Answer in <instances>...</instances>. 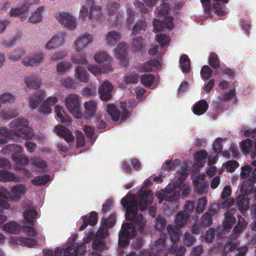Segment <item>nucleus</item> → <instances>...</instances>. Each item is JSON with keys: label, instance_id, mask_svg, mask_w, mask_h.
<instances>
[{"label": "nucleus", "instance_id": "33", "mask_svg": "<svg viewBox=\"0 0 256 256\" xmlns=\"http://www.w3.org/2000/svg\"><path fill=\"white\" fill-rule=\"evenodd\" d=\"M180 68L183 72L187 73L190 72V62L188 55L182 54L180 59Z\"/></svg>", "mask_w": 256, "mask_h": 256}, {"label": "nucleus", "instance_id": "2", "mask_svg": "<svg viewBox=\"0 0 256 256\" xmlns=\"http://www.w3.org/2000/svg\"><path fill=\"white\" fill-rule=\"evenodd\" d=\"M29 122L24 118H19L12 120L10 123L11 128H14V132L17 133L24 140H30L34 136V134L28 127Z\"/></svg>", "mask_w": 256, "mask_h": 256}, {"label": "nucleus", "instance_id": "3", "mask_svg": "<svg viewBox=\"0 0 256 256\" xmlns=\"http://www.w3.org/2000/svg\"><path fill=\"white\" fill-rule=\"evenodd\" d=\"M136 234L137 232L134 228L132 224H123L118 233V244L122 247L126 246L130 238L136 236Z\"/></svg>", "mask_w": 256, "mask_h": 256}, {"label": "nucleus", "instance_id": "63", "mask_svg": "<svg viewBox=\"0 0 256 256\" xmlns=\"http://www.w3.org/2000/svg\"><path fill=\"white\" fill-rule=\"evenodd\" d=\"M194 242L195 238L192 234L188 232L185 233L183 237V242L184 245L186 246H191L194 244Z\"/></svg>", "mask_w": 256, "mask_h": 256}, {"label": "nucleus", "instance_id": "6", "mask_svg": "<svg viewBox=\"0 0 256 256\" xmlns=\"http://www.w3.org/2000/svg\"><path fill=\"white\" fill-rule=\"evenodd\" d=\"M10 140L14 142H22V138L14 130H8L4 127L0 128V144H4L8 142V140Z\"/></svg>", "mask_w": 256, "mask_h": 256}, {"label": "nucleus", "instance_id": "14", "mask_svg": "<svg viewBox=\"0 0 256 256\" xmlns=\"http://www.w3.org/2000/svg\"><path fill=\"white\" fill-rule=\"evenodd\" d=\"M43 60V54L38 53L22 61V64L26 66H34L41 64Z\"/></svg>", "mask_w": 256, "mask_h": 256}, {"label": "nucleus", "instance_id": "48", "mask_svg": "<svg viewBox=\"0 0 256 256\" xmlns=\"http://www.w3.org/2000/svg\"><path fill=\"white\" fill-rule=\"evenodd\" d=\"M154 78L152 74H145L141 76V82L145 86L150 88L154 83Z\"/></svg>", "mask_w": 256, "mask_h": 256}, {"label": "nucleus", "instance_id": "5", "mask_svg": "<svg viewBox=\"0 0 256 256\" xmlns=\"http://www.w3.org/2000/svg\"><path fill=\"white\" fill-rule=\"evenodd\" d=\"M67 108L76 118L82 117V114L80 112V98L76 94L68 96L65 100Z\"/></svg>", "mask_w": 256, "mask_h": 256}, {"label": "nucleus", "instance_id": "60", "mask_svg": "<svg viewBox=\"0 0 256 256\" xmlns=\"http://www.w3.org/2000/svg\"><path fill=\"white\" fill-rule=\"evenodd\" d=\"M252 170V168L249 165L242 166L241 168L240 178L242 179H246L249 178Z\"/></svg>", "mask_w": 256, "mask_h": 256}, {"label": "nucleus", "instance_id": "31", "mask_svg": "<svg viewBox=\"0 0 256 256\" xmlns=\"http://www.w3.org/2000/svg\"><path fill=\"white\" fill-rule=\"evenodd\" d=\"M120 34L116 31L109 32L106 36V40L108 45L114 46L120 40Z\"/></svg>", "mask_w": 256, "mask_h": 256}, {"label": "nucleus", "instance_id": "34", "mask_svg": "<svg viewBox=\"0 0 256 256\" xmlns=\"http://www.w3.org/2000/svg\"><path fill=\"white\" fill-rule=\"evenodd\" d=\"M107 112L114 121L117 122L121 114V112L114 104H108Z\"/></svg>", "mask_w": 256, "mask_h": 256}, {"label": "nucleus", "instance_id": "56", "mask_svg": "<svg viewBox=\"0 0 256 256\" xmlns=\"http://www.w3.org/2000/svg\"><path fill=\"white\" fill-rule=\"evenodd\" d=\"M71 60L72 62L75 64H84L88 62L84 54L80 55L78 54H74L72 56Z\"/></svg>", "mask_w": 256, "mask_h": 256}, {"label": "nucleus", "instance_id": "52", "mask_svg": "<svg viewBox=\"0 0 256 256\" xmlns=\"http://www.w3.org/2000/svg\"><path fill=\"white\" fill-rule=\"evenodd\" d=\"M94 60L98 63H104V62H110V57L104 52H100L94 56Z\"/></svg>", "mask_w": 256, "mask_h": 256}, {"label": "nucleus", "instance_id": "58", "mask_svg": "<svg viewBox=\"0 0 256 256\" xmlns=\"http://www.w3.org/2000/svg\"><path fill=\"white\" fill-rule=\"evenodd\" d=\"M207 204V200L206 197H202L199 198L196 207V211L198 214H202L204 212Z\"/></svg>", "mask_w": 256, "mask_h": 256}, {"label": "nucleus", "instance_id": "30", "mask_svg": "<svg viewBox=\"0 0 256 256\" xmlns=\"http://www.w3.org/2000/svg\"><path fill=\"white\" fill-rule=\"evenodd\" d=\"M167 230L168 231L172 242L174 244L178 241L180 238V228H178L177 227L173 226L171 225H168L166 228Z\"/></svg>", "mask_w": 256, "mask_h": 256}, {"label": "nucleus", "instance_id": "38", "mask_svg": "<svg viewBox=\"0 0 256 256\" xmlns=\"http://www.w3.org/2000/svg\"><path fill=\"white\" fill-rule=\"evenodd\" d=\"M76 74L78 80L84 82L88 80V74L87 70L82 66H78L76 70Z\"/></svg>", "mask_w": 256, "mask_h": 256}, {"label": "nucleus", "instance_id": "21", "mask_svg": "<svg viewBox=\"0 0 256 256\" xmlns=\"http://www.w3.org/2000/svg\"><path fill=\"white\" fill-rule=\"evenodd\" d=\"M55 130L56 134L61 138H63L68 143L72 142L74 141V136L66 127L61 126L60 128L56 127Z\"/></svg>", "mask_w": 256, "mask_h": 256}, {"label": "nucleus", "instance_id": "8", "mask_svg": "<svg viewBox=\"0 0 256 256\" xmlns=\"http://www.w3.org/2000/svg\"><path fill=\"white\" fill-rule=\"evenodd\" d=\"M86 4L89 8V19L92 22L98 21L102 16L101 7L96 4L94 0H86Z\"/></svg>", "mask_w": 256, "mask_h": 256}, {"label": "nucleus", "instance_id": "43", "mask_svg": "<svg viewBox=\"0 0 256 256\" xmlns=\"http://www.w3.org/2000/svg\"><path fill=\"white\" fill-rule=\"evenodd\" d=\"M4 230L10 234H16L19 231L20 226L15 222H10L4 224Z\"/></svg>", "mask_w": 256, "mask_h": 256}, {"label": "nucleus", "instance_id": "54", "mask_svg": "<svg viewBox=\"0 0 256 256\" xmlns=\"http://www.w3.org/2000/svg\"><path fill=\"white\" fill-rule=\"evenodd\" d=\"M212 70L207 65L204 66L200 70V76L203 80L209 79L212 76Z\"/></svg>", "mask_w": 256, "mask_h": 256}, {"label": "nucleus", "instance_id": "49", "mask_svg": "<svg viewBox=\"0 0 256 256\" xmlns=\"http://www.w3.org/2000/svg\"><path fill=\"white\" fill-rule=\"evenodd\" d=\"M17 240L18 242L24 244V246H26L29 248H32L34 246L38 245V242L36 240L24 237H18Z\"/></svg>", "mask_w": 256, "mask_h": 256}, {"label": "nucleus", "instance_id": "9", "mask_svg": "<svg viewBox=\"0 0 256 256\" xmlns=\"http://www.w3.org/2000/svg\"><path fill=\"white\" fill-rule=\"evenodd\" d=\"M86 252V246L83 244L74 243L65 249L64 256H82Z\"/></svg>", "mask_w": 256, "mask_h": 256}, {"label": "nucleus", "instance_id": "10", "mask_svg": "<svg viewBox=\"0 0 256 256\" xmlns=\"http://www.w3.org/2000/svg\"><path fill=\"white\" fill-rule=\"evenodd\" d=\"M92 42V36L87 33L80 34L74 42L76 49L78 52H82Z\"/></svg>", "mask_w": 256, "mask_h": 256}, {"label": "nucleus", "instance_id": "36", "mask_svg": "<svg viewBox=\"0 0 256 256\" xmlns=\"http://www.w3.org/2000/svg\"><path fill=\"white\" fill-rule=\"evenodd\" d=\"M23 215L27 223L33 224L34 220L37 218L38 212L34 209H29L24 211Z\"/></svg>", "mask_w": 256, "mask_h": 256}, {"label": "nucleus", "instance_id": "7", "mask_svg": "<svg viewBox=\"0 0 256 256\" xmlns=\"http://www.w3.org/2000/svg\"><path fill=\"white\" fill-rule=\"evenodd\" d=\"M57 20L64 26L70 30H74L76 26V19L67 12H59L56 16Z\"/></svg>", "mask_w": 256, "mask_h": 256}, {"label": "nucleus", "instance_id": "12", "mask_svg": "<svg viewBox=\"0 0 256 256\" xmlns=\"http://www.w3.org/2000/svg\"><path fill=\"white\" fill-rule=\"evenodd\" d=\"M112 85L108 81H104L99 89V93L102 100L107 102L112 98Z\"/></svg>", "mask_w": 256, "mask_h": 256}, {"label": "nucleus", "instance_id": "19", "mask_svg": "<svg viewBox=\"0 0 256 256\" xmlns=\"http://www.w3.org/2000/svg\"><path fill=\"white\" fill-rule=\"evenodd\" d=\"M114 55L116 59L121 62L125 61L127 56V44L126 43H120L114 49Z\"/></svg>", "mask_w": 256, "mask_h": 256}, {"label": "nucleus", "instance_id": "32", "mask_svg": "<svg viewBox=\"0 0 256 256\" xmlns=\"http://www.w3.org/2000/svg\"><path fill=\"white\" fill-rule=\"evenodd\" d=\"M30 4L28 2H26L20 8L18 7L12 8L10 12V14L11 16H18L28 11L30 8Z\"/></svg>", "mask_w": 256, "mask_h": 256}, {"label": "nucleus", "instance_id": "55", "mask_svg": "<svg viewBox=\"0 0 256 256\" xmlns=\"http://www.w3.org/2000/svg\"><path fill=\"white\" fill-rule=\"evenodd\" d=\"M0 114L4 120L11 119L18 116L16 110L10 109L3 110Z\"/></svg>", "mask_w": 256, "mask_h": 256}, {"label": "nucleus", "instance_id": "25", "mask_svg": "<svg viewBox=\"0 0 256 256\" xmlns=\"http://www.w3.org/2000/svg\"><path fill=\"white\" fill-rule=\"evenodd\" d=\"M45 92L43 90L37 92L30 98V106L32 108H36L44 98Z\"/></svg>", "mask_w": 256, "mask_h": 256}, {"label": "nucleus", "instance_id": "45", "mask_svg": "<svg viewBox=\"0 0 256 256\" xmlns=\"http://www.w3.org/2000/svg\"><path fill=\"white\" fill-rule=\"evenodd\" d=\"M160 65V62L157 59L148 60L143 66V69L146 72H152L154 68H158Z\"/></svg>", "mask_w": 256, "mask_h": 256}, {"label": "nucleus", "instance_id": "46", "mask_svg": "<svg viewBox=\"0 0 256 256\" xmlns=\"http://www.w3.org/2000/svg\"><path fill=\"white\" fill-rule=\"evenodd\" d=\"M225 220L222 222L223 228L225 230H230L236 223V218L234 216L224 215Z\"/></svg>", "mask_w": 256, "mask_h": 256}, {"label": "nucleus", "instance_id": "28", "mask_svg": "<svg viewBox=\"0 0 256 256\" xmlns=\"http://www.w3.org/2000/svg\"><path fill=\"white\" fill-rule=\"evenodd\" d=\"M236 204L240 212L244 215L245 212L249 208V202L247 198L243 195H239L236 198Z\"/></svg>", "mask_w": 256, "mask_h": 256}, {"label": "nucleus", "instance_id": "47", "mask_svg": "<svg viewBox=\"0 0 256 256\" xmlns=\"http://www.w3.org/2000/svg\"><path fill=\"white\" fill-rule=\"evenodd\" d=\"M208 64L214 69H217L220 67V60L215 53H212L210 54Z\"/></svg>", "mask_w": 256, "mask_h": 256}, {"label": "nucleus", "instance_id": "16", "mask_svg": "<svg viewBox=\"0 0 256 256\" xmlns=\"http://www.w3.org/2000/svg\"><path fill=\"white\" fill-rule=\"evenodd\" d=\"M64 42V34L60 33L53 36L46 44V48L48 50H52L61 46Z\"/></svg>", "mask_w": 256, "mask_h": 256}, {"label": "nucleus", "instance_id": "57", "mask_svg": "<svg viewBox=\"0 0 256 256\" xmlns=\"http://www.w3.org/2000/svg\"><path fill=\"white\" fill-rule=\"evenodd\" d=\"M8 198L2 192H0V212L4 210H8L10 204L8 202Z\"/></svg>", "mask_w": 256, "mask_h": 256}, {"label": "nucleus", "instance_id": "13", "mask_svg": "<svg viewBox=\"0 0 256 256\" xmlns=\"http://www.w3.org/2000/svg\"><path fill=\"white\" fill-rule=\"evenodd\" d=\"M232 194L231 188L229 186H225L223 191L221 194V198L222 200H226L221 203V207L222 208H229L234 204V200L232 198H228Z\"/></svg>", "mask_w": 256, "mask_h": 256}, {"label": "nucleus", "instance_id": "53", "mask_svg": "<svg viewBox=\"0 0 256 256\" xmlns=\"http://www.w3.org/2000/svg\"><path fill=\"white\" fill-rule=\"evenodd\" d=\"M252 147V141L250 138H247L242 142L241 149L243 152L250 154Z\"/></svg>", "mask_w": 256, "mask_h": 256}, {"label": "nucleus", "instance_id": "4", "mask_svg": "<svg viewBox=\"0 0 256 256\" xmlns=\"http://www.w3.org/2000/svg\"><path fill=\"white\" fill-rule=\"evenodd\" d=\"M182 188L180 187L168 186L164 189V192H157L156 196L158 199L159 202L161 203L164 200L168 202H176L179 198L180 192Z\"/></svg>", "mask_w": 256, "mask_h": 256}, {"label": "nucleus", "instance_id": "11", "mask_svg": "<svg viewBox=\"0 0 256 256\" xmlns=\"http://www.w3.org/2000/svg\"><path fill=\"white\" fill-rule=\"evenodd\" d=\"M98 214L96 212L93 211L90 213L89 216L84 215L81 217L82 220V224L80 227V230H84L88 225L90 226H95L98 220Z\"/></svg>", "mask_w": 256, "mask_h": 256}, {"label": "nucleus", "instance_id": "27", "mask_svg": "<svg viewBox=\"0 0 256 256\" xmlns=\"http://www.w3.org/2000/svg\"><path fill=\"white\" fill-rule=\"evenodd\" d=\"M26 84L28 88L38 89L41 84V81L38 75L33 74L26 78Z\"/></svg>", "mask_w": 256, "mask_h": 256}, {"label": "nucleus", "instance_id": "42", "mask_svg": "<svg viewBox=\"0 0 256 256\" xmlns=\"http://www.w3.org/2000/svg\"><path fill=\"white\" fill-rule=\"evenodd\" d=\"M116 222V215L114 214H112L110 215L108 218H106L105 216H103L102 218L101 224L102 225H104L108 228H109L113 227L115 225Z\"/></svg>", "mask_w": 256, "mask_h": 256}, {"label": "nucleus", "instance_id": "61", "mask_svg": "<svg viewBox=\"0 0 256 256\" xmlns=\"http://www.w3.org/2000/svg\"><path fill=\"white\" fill-rule=\"evenodd\" d=\"M62 84L65 88L70 89L76 88L77 86V82L70 78L64 79Z\"/></svg>", "mask_w": 256, "mask_h": 256}, {"label": "nucleus", "instance_id": "29", "mask_svg": "<svg viewBox=\"0 0 256 256\" xmlns=\"http://www.w3.org/2000/svg\"><path fill=\"white\" fill-rule=\"evenodd\" d=\"M190 216L188 214H184L182 212H179L176 216L174 219L175 227L181 228L186 223Z\"/></svg>", "mask_w": 256, "mask_h": 256}, {"label": "nucleus", "instance_id": "39", "mask_svg": "<svg viewBox=\"0 0 256 256\" xmlns=\"http://www.w3.org/2000/svg\"><path fill=\"white\" fill-rule=\"evenodd\" d=\"M238 246V244L236 242H226L222 250V256H227L229 252H232L234 250H236Z\"/></svg>", "mask_w": 256, "mask_h": 256}, {"label": "nucleus", "instance_id": "40", "mask_svg": "<svg viewBox=\"0 0 256 256\" xmlns=\"http://www.w3.org/2000/svg\"><path fill=\"white\" fill-rule=\"evenodd\" d=\"M50 180V175L46 174L42 176H36L31 180V182L34 186H40L46 184Z\"/></svg>", "mask_w": 256, "mask_h": 256}, {"label": "nucleus", "instance_id": "44", "mask_svg": "<svg viewBox=\"0 0 256 256\" xmlns=\"http://www.w3.org/2000/svg\"><path fill=\"white\" fill-rule=\"evenodd\" d=\"M147 27L146 22L144 20H138L137 23L134 25L131 36H135L141 30H146Z\"/></svg>", "mask_w": 256, "mask_h": 256}, {"label": "nucleus", "instance_id": "20", "mask_svg": "<svg viewBox=\"0 0 256 256\" xmlns=\"http://www.w3.org/2000/svg\"><path fill=\"white\" fill-rule=\"evenodd\" d=\"M208 108V104L204 100H201L197 102L192 108L194 114L197 116L204 114Z\"/></svg>", "mask_w": 256, "mask_h": 256}, {"label": "nucleus", "instance_id": "37", "mask_svg": "<svg viewBox=\"0 0 256 256\" xmlns=\"http://www.w3.org/2000/svg\"><path fill=\"white\" fill-rule=\"evenodd\" d=\"M26 188L24 185L17 184L12 188V194L15 198H18L26 192Z\"/></svg>", "mask_w": 256, "mask_h": 256}, {"label": "nucleus", "instance_id": "41", "mask_svg": "<svg viewBox=\"0 0 256 256\" xmlns=\"http://www.w3.org/2000/svg\"><path fill=\"white\" fill-rule=\"evenodd\" d=\"M145 42L141 36L137 37L132 40V48L136 52L143 51L144 49Z\"/></svg>", "mask_w": 256, "mask_h": 256}, {"label": "nucleus", "instance_id": "26", "mask_svg": "<svg viewBox=\"0 0 256 256\" xmlns=\"http://www.w3.org/2000/svg\"><path fill=\"white\" fill-rule=\"evenodd\" d=\"M216 212L214 210H209L208 212H205L201 217L200 224L202 226H209L212 223V214H214Z\"/></svg>", "mask_w": 256, "mask_h": 256}, {"label": "nucleus", "instance_id": "15", "mask_svg": "<svg viewBox=\"0 0 256 256\" xmlns=\"http://www.w3.org/2000/svg\"><path fill=\"white\" fill-rule=\"evenodd\" d=\"M58 101L57 98L50 97L46 100H44L38 108V111L44 114H48L51 112L52 106H54Z\"/></svg>", "mask_w": 256, "mask_h": 256}, {"label": "nucleus", "instance_id": "62", "mask_svg": "<svg viewBox=\"0 0 256 256\" xmlns=\"http://www.w3.org/2000/svg\"><path fill=\"white\" fill-rule=\"evenodd\" d=\"M212 150L216 156L222 152V138H218L216 139L213 144Z\"/></svg>", "mask_w": 256, "mask_h": 256}, {"label": "nucleus", "instance_id": "18", "mask_svg": "<svg viewBox=\"0 0 256 256\" xmlns=\"http://www.w3.org/2000/svg\"><path fill=\"white\" fill-rule=\"evenodd\" d=\"M85 112L84 116L86 118H92L97 110V103L94 100H90L84 104Z\"/></svg>", "mask_w": 256, "mask_h": 256}, {"label": "nucleus", "instance_id": "24", "mask_svg": "<svg viewBox=\"0 0 256 256\" xmlns=\"http://www.w3.org/2000/svg\"><path fill=\"white\" fill-rule=\"evenodd\" d=\"M238 222L232 230L234 234L236 235V236L244 231L248 225V222L242 216L239 214L238 216Z\"/></svg>", "mask_w": 256, "mask_h": 256}, {"label": "nucleus", "instance_id": "64", "mask_svg": "<svg viewBox=\"0 0 256 256\" xmlns=\"http://www.w3.org/2000/svg\"><path fill=\"white\" fill-rule=\"evenodd\" d=\"M105 242L101 239L94 238L92 242V247L94 250H100L104 248Z\"/></svg>", "mask_w": 256, "mask_h": 256}, {"label": "nucleus", "instance_id": "17", "mask_svg": "<svg viewBox=\"0 0 256 256\" xmlns=\"http://www.w3.org/2000/svg\"><path fill=\"white\" fill-rule=\"evenodd\" d=\"M205 176H199L194 180V192L200 194H203L206 191L207 185L204 182Z\"/></svg>", "mask_w": 256, "mask_h": 256}, {"label": "nucleus", "instance_id": "1", "mask_svg": "<svg viewBox=\"0 0 256 256\" xmlns=\"http://www.w3.org/2000/svg\"><path fill=\"white\" fill-rule=\"evenodd\" d=\"M153 201V192L151 190H146L138 198L132 194L128 192L126 196L120 200L121 204L126 208V215L128 220H131L133 228L136 230L142 231L145 223L142 214L138 215V206L140 211L144 210L148 206L152 204Z\"/></svg>", "mask_w": 256, "mask_h": 256}, {"label": "nucleus", "instance_id": "22", "mask_svg": "<svg viewBox=\"0 0 256 256\" xmlns=\"http://www.w3.org/2000/svg\"><path fill=\"white\" fill-rule=\"evenodd\" d=\"M12 166L8 168H2V169L0 170V179L4 182H15L18 181L16 175L8 171L6 169L10 168Z\"/></svg>", "mask_w": 256, "mask_h": 256}, {"label": "nucleus", "instance_id": "59", "mask_svg": "<svg viewBox=\"0 0 256 256\" xmlns=\"http://www.w3.org/2000/svg\"><path fill=\"white\" fill-rule=\"evenodd\" d=\"M15 100V96L10 92L2 94L0 96V102L2 104L12 102Z\"/></svg>", "mask_w": 256, "mask_h": 256}, {"label": "nucleus", "instance_id": "50", "mask_svg": "<svg viewBox=\"0 0 256 256\" xmlns=\"http://www.w3.org/2000/svg\"><path fill=\"white\" fill-rule=\"evenodd\" d=\"M170 10L169 6L165 3L163 2L160 7L156 9L155 12L157 14L158 16H165L168 14Z\"/></svg>", "mask_w": 256, "mask_h": 256}, {"label": "nucleus", "instance_id": "23", "mask_svg": "<svg viewBox=\"0 0 256 256\" xmlns=\"http://www.w3.org/2000/svg\"><path fill=\"white\" fill-rule=\"evenodd\" d=\"M54 112L57 117L60 118L62 123L65 124L67 126L70 124L72 122V118L65 114L62 107L56 105L54 108Z\"/></svg>", "mask_w": 256, "mask_h": 256}, {"label": "nucleus", "instance_id": "51", "mask_svg": "<svg viewBox=\"0 0 256 256\" xmlns=\"http://www.w3.org/2000/svg\"><path fill=\"white\" fill-rule=\"evenodd\" d=\"M71 67V64L69 62H62L57 64L56 70L60 74H62L68 72Z\"/></svg>", "mask_w": 256, "mask_h": 256}, {"label": "nucleus", "instance_id": "35", "mask_svg": "<svg viewBox=\"0 0 256 256\" xmlns=\"http://www.w3.org/2000/svg\"><path fill=\"white\" fill-rule=\"evenodd\" d=\"M44 8V6H39L36 10L33 12L28 19V22L32 24L39 22L42 20V12Z\"/></svg>", "mask_w": 256, "mask_h": 256}]
</instances>
